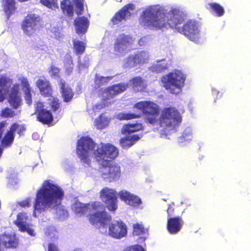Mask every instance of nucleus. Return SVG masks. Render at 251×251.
Masks as SVG:
<instances>
[{"label":"nucleus","mask_w":251,"mask_h":251,"mask_svg":"<svg viewBox=\"0 0 251 251\" xmlns=\"http://www.w3.org/2000/svg\"><path fill=\"white\" fill-rule=\"evenodd\" d=\"M75 25L77 33H85L89 26L88 20L85 17H78L75 21Z\"/></svg>","instance_id":"obj_25"},{"label":"nucleus","mask_w":251,"mask_h":251,"mask_svg":"<svg viewBox=\"0 0 251 251\" xmlns=\"http://www.w3.org/2000/svg\"><path fill=\"white\" fill-rule=\"evenodd\" d=\"M210 8L213 12L219 17L223 16L225 13L224 9L222 6L216 3L209 4Z\"/></svg>","instance_id":"obj_38"},{"label":"nucleus","mask_w":251,"mask_h":251,"mask_svg":"<svg viewBox=\"0 0 251 251\" xmlns=\"http://www.w3.org/2000/svg\"><path fill=\"white\" fill-rule=\"evenodd\" d=\"M168 64L167 61L165 59L159 60L152 64L149 70L152 72L159 73L167 69Z\"/></svg>","instance_id":"obj_29"},{"label":"nucleus","mask_w":251,"mask_h":251,"mask_svg":"<svg viewBox=\"0 0 251 251\" xmlns=\"http://www.w3.org/2000/svg\"><path fill=\"white\" fill-rule=\"evenodd\" d=\"M182 121V117L178 111L173 107L164 108L159 118L161 126L171 127L178 126Z\"/></svg>","instance_id":"obj_8"},{"label":"nucleus","mask_w":251,"mask_h":251,"mask_svg":"<svg viewBox=\"0 0 251 251\" xmlns=\"http://www.w3.org/2000/svg\"><path fill=\"white\" fill-rule=\"evenodd\" d=\"M16 112L12 109L8 107L3 109L0 113V116L2 117L8 118H13L16 115Z\"/></svg>","instance_id":"obj_39"},{"label":"nucleus","mask_w":251,"mask_h":251,"mask_svg":"<svg viewBox=\"0 0 251 251\" xmlns=\"http://www.w3.org/2000/svg\"><path fill=\"white\" fill-rule=\"evenodd\" d=\"M126 225L122 221L111 224L109 226V234L113 238L120 239L126 236Z\"/></svg>","instance_id":"obj_18"},{"label":"nucleus","mask_w":251,"mask_h":251,"mask_svg":"<svg viewBox=\"0 0 251 251\" xmlns=\"http://www.w3.org/2000/svg\"><path fill=\"white\" fill-rule=\"evenodd\" d=\"M179 32L186 36L189 40L196 43L201 41V34L199 24L195 21L189 20L180 27Z\"/></svg>","instance_id":"obj_10"},{"label":"nucleus","mask_w":251,"mask_h":251,"mask_svg":"<svg viewBox=\"0 0 251 251\" xmlns=\"http://www.w3.org/2000/svg\"><path fill=\"white\" fill-rule=\"evenodd\" d=\"M35 113L38 121L44 125L50 126L53 121V117L50 110L45 108L44 103L37 102L35 107Z\"/></svg>","instance_id":"obj_15"},{"label":"nucleus","mask_w":251,"mask_h":251,"mask_svg":"<svg viewBox=\"0 0 251 251\" xmlns=\"http://www.w3.org/2000/svg\"><path fill=\"white\" fill-rule=\"evenodd\" d=\"M134 8V4L131 3L127 4L115 14L111 19V22L113 25H117L123 20H126V18L130 16L131 12L133 11Z\"/></svg>","instance_id":"obj_19"},{"label":"nucleus","mask_w":251,"mask_h":251,"mask_svg":"<svg viewBox=\"0 0 251 251\" xmlns=\"http://www.w3.org/2000/svg\"><path fill=\"white\" fill-rule=\"evenodd\" d=\"M68 58H69V60L67 63L65 64V67L67 73L69 74L72 72L73 70V61L71 57L69 55L68 56Z\"/></svg>","instance_id":"obj_50"},{"label":"nucleus","mask_w":251,"mask_h":251,"mask_svg":"<svg viewBox=\"0 0 251 251\" xmlns=\"http://www.w3.org/2000/svg\"><path fill=\"white\" fill-rule=\"evenodd\" d=\"M60 85L63 101L66 102L71 101L74 95L72 89L66 82L62 81L60 82Z\"/></svg>","instance_id":"obj_26"},{"label":"nucleus","mask_w":251,"mask_h":251,"mask_svg":"<svg viewBox=\"0 0 251 251\" xmlns=\"http://www.w3.org/2000/svg\"><path fill=\"white\" fill-rule=\"evenodd\" d=\"M95 78H102V79H104V78H111V77L110 76H98V75H97L95 77Z\"/></svg>","instance_id":"obj_56"},{"label":"nucleus","mask_w":251,"mask_h":251,"mask_svg":"<svg viewBox=\"0 0 251 251\" xmlns=\"http://www.w3.org/2000/svg\"><path fill=\"white\" fill-rule=\"evenodd\" d=\"M49 74L51 77H59L60 70L58 68L55 66H52L49 70Z\"/></svg>","instance_id":"obj_47"},{"label":"nucleus","mask_w":251,"mask_h":251,"mask_svg":"<svg viewBox=\"0 0 251 251\" xmlns=\"http://www.w3.org/2000/svg\"><path fill=\"white\" fill-rule=\"evenodd\" d=\"M133 78H139V79H140L141 78V77H134Z\"/></svg>","instance_id":"obj_57"},{"label":"nucleus","mask_w":251,"mask_h":251,"mask_svg":"<svg viewBox=\"0 0 251 251\" xmlns=\"http://www.w3.org/2000/svg\"><path fill=\"white\" fill-rule=\"evenodd\" d=\"M89 65V58L88 56H84V58L78 62V69L80 71L87 69Z\"/></svg>","instance_id":"obj_42"},{"label":"nucleus","mask_w":251,"mask_h":251,"mask_svg":"<svg viewBox=\"0 0 251 251\" xmlns=\"http://www.w3.org/2000/svg\"><path fill=\"white\" fill-rule=\"evenodd\" d=\"M123 251H145V250L140 245H136L127 247Z\"/></svg>","instance_id":"obj_49"},{"label":"nucleus","mask_w":251,"mask_h":251,"mask_svg":"<svg viewBox=\"0 0 251 251\" xmlns=\"http://www.w3.org/2000/svg\"><path fill=\"white\" fill-rule=\"evenodd\" d=\"M40 2L42 4L51 9L58 7L57 0H40Z\"/></svg>","instance_id":"obj_43"},{"label":"nucleus","mask_w":251,"mask_h":251,"mask_svg":"<svg viewBox=\"0 0 251 251\" xmlns=\"http://www.w3.org/2000/svg\"><path fill=\"white\" fill-rule=\"evenodd\" d=\"M177 207H175L174 202H172L171 204H169L168 208L166 210L168 218L176 217V209Z\"/></svg>","instance_id":"obj_44"},{"label":"nucleus","mask_w":251,"mask_h":251,"mask_svg":"<svg viewBox=\"0 0 251 251\" xmlns=\"http://www.w3.org/2000/svg\"><path fill=\"white\" fill-rule=\"evenodd\" d=\"M6 125L7 123L5 121L0 122V142L1 146L3 148L9 147L12 145L14 140L16 132L17 133L19 137H21L26 129L25 124H19L15 122L11 125L9 129L6 131L3 137Z\"/></svg>","instance_id":"obj_5"},{"label":"nucleus","mask_w":251,"mask_h":251,"mask_svg":"<svg viewBox=\"0 0 251 251\" xmlns=\"http://www.w3.org/2000/svg\"><path fill=\"white\" fill-rule=\"evenodd\" d=\"M10 79H0V102L4 100L3 93H7L10 85Z\"/></svg>","instance_id":"obj_33"},{"label":"nucleus","mask_w":251,"mask_h":251,"mask_svg":"<svg viewBox=\"0 0 251 251\" xmlns=\"http://www.w3.org/2000/svg\"><path fill=\"white\" fill-rule=\"evenodd\" d=\"M4 11L7 16H10L14 12L16 8L15 0H2Z\"/></svg>","instance_id":"obj_32"},{"label":"nucleus","mask_w":251,"mask_h":251,"mask_svg":"<svg viewBox=\"0 0 251 251\" xmlns=\"http://www.w3.org/2000/svg\"><path fill=\"white\" fill-rule=\"evenodd\" d=\"M142 137V135L133 134V135H126L124 137L122 138L120 140L121 146L123 149H127L132 145L135 142L139 140Z\"/></svg>","instance_id":"obj_24"},{"label":"nucleus","mask_w":251,"mask_h":251,"mask_svg":"<svg viewBox=\"0 0 251 251\" xmlns=\"http://www.w3.org/2000/svg\"><path fill=\"white\" fill-rule=\"evenodd\" d=\"M19 245V239L15 234L2 233L0 234V251L16 249Z\"/></svg>","instance_id":"obj_17"},{"label":"nucleus","mask_w":251,"mask_h":251,"mask_svg":"<svg viewBox=\"0 0 251 251\" xmlns=\"http://www.w3.org/2000/svg\"><path fill=\"white\" fill-rule=\"evenodd\" d=\"M54 38L57 39H60L61 36V33L59 31V29H55L53 31H52V34L51 35Z\"/></svg>","instance_id":"obj_54"},{"label":"nucleus","mask_w":251,"mask_h":251,"mask_svg":"<svg viewBox=\"0 0 251 251\" xmlns=\"http://www.w3.org/2000/svg\"><path fill=\"white\" fill-rule=\"evenodd\" d=\"M128 85L124 83H119L113 85L111 86L107 87L103 92L106 98L99 103H97L93 107L94 112H99L101 109L105 108L110 105L114 101H108V100L114 98L115 96L125 91Z\"/></svg>","instance_id":"obj_7"},{"label":"nucleus","mask_w":251,"mask_h":251,"mask_svg":"<svg viewBox=\"0 0 251 251\" xmlns=\"http://www.w3.org/2000/svg\"><path fill=\"white\" fill-rule=\"evenodd\" d=\"M193 184H196V183H193Z\"/></svg>","instance_id":"obj_58"},{"label":"nucleus","mask_w":251,"mask_h":251,"mask_svg":"<svg viewBox=\"0 0 251 251\" xmlns=\"http://www.w3.org/2000/svg\"><path fill=\"white\" fill-rule=\"evenodd\" d=\"M102 167L101 176L105 181L111 182L119 179L121 170L118 165L110 163Z\"/></svg>","instance_id":"obj_14"},{"label":"nucleus","mask_w":251,"mask_h":251,"mask_svg":"<svg viewBox=\"0 0 251 251\" xmlns=\"http://www.w3.org/2000/svg\"><path fill=\"white\" fill-rule=\"evenodd\" d=\"M19 204L22 207H28L30 204V201L29 198L23 200L19 202Z\"/></svg>","instance_id":"obj_52"},{"label":"nucleus","mask_w":251,"mask_h":251,"mask_svg":"<svg viewBox=\"0 0 251 251\" xmlns=\"http://www.w3.org/2000/svg\"><path fill=\"white\" fill-rule=\"evenodd\" d=\"M61 8L64 14L69 17L74 15V7L70 0H64L61 2Z\"/></svg>","instance_id":"obj_31"},{"label":"nucleus","mask_w":251,"mask_h":251,"mask_svg":"<svg viewBox=\"0 0 251 251\" xmlns=\"http://www.w3.org/2000/svg\"><path fill=\"white\" fill-rule=\"evenodd\" d=\"M7 101L14 109L20 108L23 104V100L20 95V85L15 84L8 91Z\"/></svg>","instance_id":"obj_16"},{"label":"nucleus","mask_w":251,"mask_h":251,"mask_svg":"<svg viewBox=\"0 0 251 251\" xmlns=\"http://www.w3.org/2000/svg\"><path fill=\"white\" fill-rule=\"evenodd\" d=\"M143 129V126L141 123L128 124L124 125L122 128L123 133H130Z\"/></svg>","instance_id":"obj_30"},{"label":"nucleus","mask_w":251,"mask_h":251,"mask_svg":"<svg viewBox=\"0 0 251 251\" xmlns=\"http://www.w3.org/2000/svg\"><path fill=\"white\" fill-rule=\"evenodd\" d=\"M48 251H60L57 246L53 243H50L48 245Z\"/></svg>","instance_id":"obj_51"},{"label":"nucleus","mask_w":251,"mask_h":251,"mask_svg":"<svg viewBox=\"0 0 251 251\" xmlns=\"http://www.w3.org/2000/svg\"><path fill=\"white\" fill-rule=\"evenodd\" d=\"M95 147V142L88 136H82L77 141L76 152L81 162L87 165L90 164V151L92 150H94L95 158L101 161L102 166L110 163L107 159L113 160L119 155L118 149L112 144L100 143L94 150Z\"/></svg>","instance_id":"obj_2"},{"label":"nucleus","mask_w":251,"mask_h":251,"mask_svg":"<svg viewBox=\"0 0 251 251\" xmlns=\"http://www.w3.org/2000/svg\"><path fill=\"white\" fill-rule=\"evenodd\" d=\"M40 27V18L36 14L28 15L23 22L24 32L28 36L33 35Z\"/></svg>","instance_id":"obj_11"},{"label":"nucleus","mask_w":251,"mask_h":251,"mask_svg":"<svg viewBox=\"0 0 251 251\" xmlns=\"http://www.w3.org/2000/svg\"><path fill=\"white\" fill-rule=\"evenodd\" d=\"M149 59L148 52L145 50L138 51L125 59L124 66L129 68L137 67L147 62Z\"/></svg>","instance_id":"obj_13"},{"label":"nucleus","mask_w":251,"mask_h":251,"mask_svg":"<svg viewBox=\"0 0 251 251\" xmlns=\"http://www.w3.org/2000/svg\"><path fill=\"white\" fill-rule=\"evenodd\" d=\"M133 234L135 236H139L145 233V229L142 225L136 223L133 226Z\"/></svg>","instance_id":"obj_41"},{"label":"nucleus","mask_w":251,"mask_h":251,"mask_svg":"<svg viewBox=\"0 0 251 251\" xmlns=\"http://www.w3.org/2000/svg\"><path fill=\"white\" fill-rule=\"evenodd\" d=\"M22 90L24 94V98L26 102L28 105L32 103L31 88L27 79H23L22 81Z\"/></svg>","instance_id":"obj_28"},{"label":"nucleus","mask_w":251,"mask_h":251,"mask_svg":"<svg viewBox=\"0 0 251 251\" xmlns=\"http://www.w3.org/2000/svg\"><path fill=\"white\" fill-rule=\"evenodd\" d=\"M120 199L127 204L133 207H137L141 203V199L126 190H121L118 193Z\"/></svg>","instance_id":"obj_21"},{"label":"nucleus","mask_w":251,"mask_h":251,"mask_svg":"<svg viewBox=\"0 0 251 251\" xmlns=\"http://www.w3.org/2000/svg\"><path fill=\"white\" fill-rule=\"evenodd\" d=\"M50 100L49 105L52 111L55 112L60 109V103L57 98H52L50 99Z\"/></svg>","instance_id":"obj_40"},{"label":"nucleus","mask_w":251,"mask_h":251,"mask_svg":"<svg viewBox=\"0 0 251 251\" xmlns=\"http://www.w3.org/2000/svg\"><path fill=\"white\" fill-rule=\"evenodd\" d=\"M10 75L9 73H6L4 70H0V78H9Z\"/></svg>","instance_id":"obj_53"},{"label":"nucleus","mask_w":251,"mask_h":251,"mask_svg":"<svg viewBox=\"0 0 251 251\" xmlns=\"http://www.w3.org/2000/svg\"><path fill=\"white\" fill-rule=\"evenodd\" d=\"M100 207H103L102 203L99 201H94L87 203L75 201L72 206L73 212L79 216L84 215L88 212H91V210H97Z\"/></svg>","instance_id":"obj_12"},{"label":"nucleus","mask_w":251,"mask_h":251,"mask_svg":"<svg viewBox=\"0 0 251 251\" xmlns=\"http://www.w3.org/2000/svg\"><path fill=\"white\" fill-rule=\"evenodd\" d=\"M74 48L77 54H82L85 50V44L82 41L74 40Z\"/></svg>","instance_id":"obj_35"},{"label":"nucleus","mask_w":251,"mask_h":251,"mask_svg":"<svg viewBox=\"0 0 251 251\" xmlns=\"http://www.w3.org/2000/svg\"><path fill=\"white\" fill-rule=\"evenodd\" d=\"M134 42L130 35L122 34L117 37L114 45L115 53L119 56L125 55L131 49Z\"/></svg>","instance_id":"obj_9"},{"label":"nucleus","mask_w":251,"mask_h":251,"mask_svg":"<svg viewBox=\"0 0 251 251\" xmlns=\"http://www.w3.org/2000/svg\"><path fill=\"white\" fill-rule=\"evenodd\" d=\"M100 198L105 205L102 203L103 207L97 210H91L87 215L90 224L97 228H106L112 220L111 216L105 211V207L110 211H115L118 208L117 192L114 189L104 187L100 192Z\"/></svg>","instance_id":"obj_3"},{"label":"nucleus","mask_w":251,"mask_h":251,"mask_svg":"<svg viewBox=\"0 0 251 251\" xmlns=\"http://www.w3.org/2000/svg\"><path fill=\"white\" fill-rule=\"evenodd\" d=\"M186 18V14L179 8H172L168 11L158 5H151L142 12L139 22L145 27L152 29H168L169 27L179 29Z\"/></svg>","instance_id":"obj_1"},{"label":"nucleus","mask_w":251,"mask_h":251,"mask_svg":"<svg viewBox=\"0 0 251 251\" xmlns=\"http://www.w3.org/2000/svg\"><path fill=\"white\" fill-rule=\"evenodd\" d=\"M151 41V38L150 36H144L140 39L138 41V44L140 46L146 45Z\"/></svg>","instance_id":"obj_48"},{"label":"nucleus","mask_w":251,"mask_h":251,"mask_svg":"<svg viewBox=\"0 0 251 251\" xmlns=\"http://www.w3.org/2000/svg\"><path fill=\"white\" fill-rule=\"evenodd\" d=\"M75 3L76 13L77 15L81 14L83 10V1L84 0H73Z\"/></svg>","instance_id":"obj_45"},{"label":"nucleus","mask_w":251,"mask_h":251,"mask_svg":"<svg viewBox=\"0 0 251 251\" xmlns=\"http://www.w3.org/2000/svg\"><path fill=\"white\" fill-rule=\"evenodd\" d=\"M26 220V215L25 213H19L17 216V219L14 222V224L19 227L20 230H24L25 229V222Z\"/></svg>","instance_id":"obj_34"},{"label":"nucleus","mask_w":251,"mask_h":251,"mask_svg":"<svg viewBox=\"0 0 251 251\" xmlns=\"http://www.w3.org/2000/svg\"><path fill=\"white\" fill-rule=\"evenodd\" d=\"M140 117V115L135 113L121 112L118 115V118L120 120H129Z\"/></svg>","instance_id":"obj_36"},{"label":"nucleus","mask_w":251,"mask_h":251,"mask_svg":"<svg viewBox=\"0 0 251 251\" xmlns=\"http://www.w3.org/2000/svg\"><path fill=\"white\" fill-rule=\"evenodd\" d=\"M110 120V118L101 113L95 119L94 126L98 129H103L109 125Z\"/></svg>","instance_id":"obj_27"},{"label":"nucleus","mask_w":251,"mask_h":251,"mask_svg":"<svg viewBox=\"0 0 251 251\" xmlns=\"http://www.w3.org/2000/svg\"><path fill=\"white\" fill-rule=\"evenodd\" d=\"M64 191L58 185L45 180L38 190L34 202V211L39 213L46 209L54 208L61 203L64 197Z\"/></svg>","instance_id":"obj_4"},{"label":"nucleus","mask_w":251,"mask_h":251,"mask_svg":"<svg viewBox=\"0 0 251 251\" xmlns=\"http://www.w3.org/2000/svg\"><path fill=\"white\" fill-rule=\"evenodd\" d=\"M133 107L141 111L145 116V123L154 125L157 122L159 108L156 103L148 100L140 101L135 103Z\"/></svg>","instance_id":"obj_6"},{"label":"nucleus","mask_w":251,"mask_h":251,"mask_svg":"<svg viewBox=\"0 0 251 251\" xmlns=\"http://www.w3.org/2000/svg\"><path fill=\"white\" fill-rule=\"evenodd\" d=\"M36 84L42 96L45 97L51 96L52 91L49 81L46 79H38Z\"/></svg>","instance_id":"obj_23"},{"label":"nucleus","mask_w":251,"mask_h":251,"mask_svg":"<svg viewBox=\"0 0 251 251\" xmlns=\"http://www.w3.org/2000/svg\"><path fill=\"white\" fill-rule=\"evenodd\" d=\"M133 86L137 87V90H143L145 87L143 85V79H131Z\"/></svg>","instance_id":"obj_46"},{"label":"nucleus","mask_w":251,"mask_h":251,"mask_svg":"<svg viewBox=\"0 0 251 251\" xmlns=\"http://www.w3.org/2000/svg\"><path fill=\"white\" fill-rule=\"evenodd\" d=\"M184 224L182 218L180 216L168 218L167 222V229L172 234L179 232Z\"/></svg>","instance_id":"obj_20"},{"label":"nucleus","mask_w":251,"mask_h":251,"mask_svg":"<svg viewBox=\"0 0 251 251\" xmlns=\"http://www.w3.org/2000/svg\"><path fill=\"white\" fill-rule=\"evenodd\" d=\"M163 80V79H162ZM185 79H166L162 82L164 87L172 94H177L181 91Z\"/></svg>","instance_id":"obj_22"},{"label":"nucleus","mask_w":251,"mask_h":251,"mask_svg":"<svg viewBox=\"0 0 251 251\" xmlns=\"http://www.w3.org/2000/svg\"><path fill=\"white\" fill-rule=\"evenodd\" d=\"M21 231L23 232L26 231L31 236H35V234L34 230L31 228L28 227L26 225L25 226V229Z\"/></svg>","instance_id":"obj_55"},{"label":"nucleus","mask_w":251,"mask_h":251,"mask_svg":"<svg viewBox=\"0 0 251 251\" xmlns=\"http://www.w3.org/2000/svg\"><path fill=\"white\" fill-rule=\"evenodd\" d=\"M167 78H185L186 75L181 70L175 69L167 75Z\"/></svg>","instance_id":"obj_37"}]
</instances>
